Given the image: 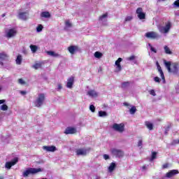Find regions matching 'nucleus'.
Masks as SVG:
<instances>
[{
    "instance_id": "f257e3e1",
    "label": "nucleus",
    "mask_w": 179,
    "mask_h": 179,
    "mask_svg": "<svg viewBox=\"0 0 179 179\" xmlns=\"http://www.w3.org/2000/svg\"><path fill=\"white\" fill-rule=\"evenodd\" d=\"M164 65L166 68L168 72L170 73H173V75H178L179 73V66L178 64L173 63L171 62H167L166 59L164 60Z\"/></svg>"
},
{
    "instance_id": "f03ea898",
    "label": "nucleus",
    "mask_w": 179,
    "mask_h": 179,
    "mask_svg": "<svg viewBox=\"0 0 179 179\" xmlns=\"http://www.w3.org/2000/svg\"><path fill=\"white\" fill-rule=\"evenodd\" d=\"M43 171L41 168H28L22 173V176L26 178L30 176V174H37V173H40Z\"/></svg>"
},
{
    "instance_id": "7ed1b4c3",
    "label": "nucleus",
    "mask_w": 179,
    "mask_h": 179,
    "mask_svg": "<svg viewBox=\"0 0 179 179\" xmlns=\"http://www.w3.org/2000/svg\"><path fill=\"white\" fill-rule=\"evenodd\" d=\"M157 29L162 34H167L170 31V29H171V22H168L165 23V25H159Z\"/></svg>"
},
{
    "instance_id": "20e7f679",
    "label": "nucleus",
    "mask_w": 179,
    "mask_h": 179,
    "mask_svg": "<svg viewBox=\"0 0 179 179\" xmlns=\"http://www.w3.org/2000/svg\"><path fill=\"white\" fill-rule=\"evenodd\" d=\"M45 101V94H39L34 101L35 107H41Z\"/></svg>"
},
{
    "instance_id": "39448f33",
    "label": "nucleus",
    "mask_w": 179,
    "mask_h": 179,
    "mask_svg": "<svg viewBox=\"0 0 179 179\" xmlns=\"http://www.w3.org/2000/svg\"><path fill=\"white\" fill-rule=\"evenodd\" d=\"M112 129L120 134H122L125 131V124L124 123H114L112 126Z\"/></svg>"
},
{
    "instance_id": "423d86ee",
    "label": "nucleus",
    "mask_w": 179,
    "mask_h": 179,
    "mask_svg": "<svg viewBox=\"0 0 179 179\" xmlns=\"http://www.w3.org/2000/svg\"><path fill=\"white\" fill-rule=\"evenodd\" d=\"M17 34V30L16 28L9 29L6 31V37L7 38H12Z\"/></svg>"
},
{
    "instance_id": "0eeeda50",
    "label": "nucleus",
    "mask_w": 179,
    "mask_h": 179,
    "mask_svg": "<svg viewBox=\"0 0 179 179\" xmlns=\"http://www.w3.org/2000/svg\"><path fill=\"white\" fill-rule=\"evenodd\" d=\"M111 155L115 156V157H122L124 156V152L120 149L112 148L110 149Z\"/></svg>"
},
{
    "instance_id": "6e6552de",
    "label": "nucleus",
    "mask_w": 179,
    "mask_h": 179,
    "mask_svg": "<svg viewBox=\"0 0 179 179\" xmlns=\"http://www.w3.org/2000/svg\"><path fill=\"white\" fill-rule=\"evenodd\" d=\"M17 162H19V158L15 157L10 162H6V164H5L6 169H8V170H10V169H12V166L17 164Z\"/></svg>"
},
{
    "instance_id": "1a4fd4ad",
    "label": "nucleus",
    "mask_w": 179,
    "mask_h": 179,
    "mask_svg": "<svg viewBox=\"0 0 179 179\" xmlns=\"http://www.w3.org/2000/svg\"><path fill=\"white\" fill-rule=\"evenodd\" d=\"M145 37H147V38H152L155 40V38H159L160 37V35H159V34H157V32L150 31L145 34Z\"/></svg>"
},
{
    "instance_id": "9d476101",
    "label": "nucleus",
    "mask_w": 179,
    "mask_h": 179,
    "mask_svg": "<svg viewBox=\"0 0 179 179\" xmlns=\"http://www.w3.org/2000/svg\"><path fill=\"white\" fill-rule=\"evenodd\" d=\"M89 152V150L85 148H79L76 150L77 156H86Z\"/></svg>"
},
{
    "instance_id": "9b49d317",
    "label": "nucleus",
    "mask_w": 179,
    "mask_h": 179,
    "mask_svg": "<svg viewBox=\"0 0 179 179\" xmlns=\"http://www.w3.org/2000/svg\"><path fill=\"white\" fill-rule=\"evenodd\" d=\"M136 13L138 15V19H140L141 20L146 17V15L145 14V13H143V10H142V8H138L136 10Z\"/></svg>"
},
{
    "instance_id": "f8f14e48",
    "label": "nucleus",
    "mask_w": 179,
    "mask_h": 179,
    "mask_svg": "<svg viewBox=\"0 0 179 179\" xmlns=\"http://www.w3.org/2000/svg\"><path fill=\"white\" fill-rule=\"evenodd\" d=\"M122 62V58L119 57L117 60L115 61V65L116 66V72H121L122 67L121 66V62Z\"/></svg>"
},
{
    "instance_id": "ddd939ff",
    "label": "nucleus",
    "mask_w": 179,
    "mask_h": 179,
    "mask_svg": "<svg viewBox=\"0 0 179 179\" xmlns=\"http://www.w3.org/2000/svg\"><path fill=\"white\" fill-rule=\"evenodd\" d=\"M157 68L162 79L163 83L164 84L166 83V78H164V73H163V70H162V66H160V64H159V62H157Z\"/></svg>"
},
{
    "instance_id": "4468645a",
    "label": "nucleus",
    "mask_w": 179,
    "mask_h": 179,
    "mask_svg": "<svg viewBox=\"0 0 179 179\" xmlns=\"http://www.w3.org/2000/svg\"><path fill=\"white\" fill-rule=\"evenodd\" d=\"M8 58L9 55H8L6 53H0V65H1V66H3V62H2V61H8Z\"/></svg>"
},
{
    "instance_id": "2eb2a0df",
    "label": "nucleus",
    "mask_w": 179,
    "mask_h": 179,
    "mask_svg": "<svg viewBox=\"0 0 179 179\" xmlns=\"http://www.w3.org/2000/svg\"><path fill=\"white\" fill-rule=\"evenodd\" d=\"M107 16H108V14L105 13L103 14L100 17H99V22L101 23L103 26H107Z\"/></svg>"
},
{
    "instance_id": "dca6fc26",
    "label": "nucleus",
    "mask_w": 179,
    "mask_h": 179,
    "mask_svg": "<svg viewBox=\"0 0 179 179\" xmlns=\"http://www.w3.org/2000/svg\"><path fill=\"white\" fill-rule=\"evenodd\" d=\"M19 19H21V20H27L29 17V13L27 12H20L18 15Z\"/></svg>"
},
{
    "instance_id": "f3484780",
    "label": "nucleus",
    "mask_w": 179,
    "mask_h": 179,
    "mask_svg": "<svg viewBox=\"0 0 179 179\" xmlns=\"http://www.w3.org/2000/svg\"><path fill=\"white\" fill-rule=\"evenodd\" d=\"M76 128L75 127H67L64 131V134L66 135H69L72 134H76Z\"/></svg>"
},
{
    "instance_id": "a211bd4d",
    "label": "nucleus",
    "mask_w": 179,
    "mask_h": 179,
    "mask_svg": "<svg viewBox=\"0 0 179 179\" xmlns=\"http://www.w3.org/2000/svg\"><path fill=\"white\" fill-rule=\"evenodd\" d=\"M75 82V78L73 77H70L67 79L66 87L68 89H72V86H73V83Z\"/></svg>"
},
{
    "instance_id": "6ab92c4d",
    "label": "nucleus",
    "mask_w": 179,
    "mask_h": 179,
    "mask_svg": "<svg viewBox=\"0 0 179 179\" xmlns=\"http://www.w3.org/2000/svg\"><path fill=\"white\" fill-rule=\"evenodd\" d=\"M46 53L48 54V55H50V57H54V58H62V55L54 51H46Z\"/></svg>"
},
{
    "instance_id": "aec40b11",
    "label": "nucleus",
    "mask_w": 179,
    "mask_h": 179,
    "mask_svg": "<svg viewBox=\"0 0 179 179\" xmlns=\"http://www.w3.org/2000/svg\"><path fill=\"white\" fill-rule=\"evenodd\" d=\"M176 174H178V170L173 169L166 173V178H171V177H174Z\"/></svg>"
},
{
    "instance_id": "412c9836",
    "label": "nucleus",
    "mask_w": 179,
    "mask_h": 179,
    "mask_svg": "<svg viewBox=\"0 0 179 179\" xmlns=\"http://www.w3.org/2000/svg\"><path fill=\"white\" fill-rule=\"evenodd\" d=\"M78 50L79 48H78L76 45H71L68 48V51L70 52V54H71V55H73V54H75V52H76V51Z\"/></svg>"
},
{
    "instance_id": "4be33fe9",
    "label": "nucleus",
    "mask_w": 179,
    "mask_h": 179,
    "mask_svg": "<svg viewBox=\"0 0 179 179\" xmlns=\"http://www.w3.org/2000/svg\"><path fill=\"white\" fill-rule=\"evenodd\" d=\"M6 101L5 99H1V100H0V104H3V105H1V106H0V110H1V111H8V105L5 104V102H6Z\"/></svg>"
},
{
    "instance_id": "5701e85b",
    "label": "nucleus",
    "mask_w": 179,
    "mask_h": 179,
    "mask_svg": "<svg viewBox=\"0 0 179 179\" xmlns=\"http://www.w3.org/2000/svg\"><path fill=\"white\" fill-rule=\"evenodd\" d=\"M43 150H46V152H55L57 150V147L54 145L51 146H43Z\"/></svg>"
},
{
    "instance_id": "b1692460",
    "label": "nucleus",
    "mask_w": 179,
    "mask_h": 179,
    "mask_svg": "<svg viewBox=\"0 0 179 179\" xmlns=\"http://www.w3.org/2000/svg\"><path fill=\"white\" fill-rule=\"evenodd\" d=\"M87 95L90 96V97H97L99 96V93L97 92L94 91V90H90L87 92Z\"/></svg>"
},
{
    "instance_id": "393cba45",
    "label": "nucleus",
    "mask_w": 179,
    "mask_h": 179,
    "mask_svg": "<svg viewBox=\"0 0 179 179\" xmlns=\"http://www.w3.org/2000/svg\"><path fill=\"white\" fill-rule=\"evenodd\" d=\"M41 17L43 19H50L51 17V15L48 12H42L41 14Z\"/></svg>"
},
{
    "instance_id": "a878e982",
    "label": "nucleus",
    "mask_w": 179,
    "mask_h": 179,
    "mask_svg": "<svg viewBox=\"0 0 179 179\" xmlns=\"http://www.w3.org/2000/svg\"><path fill=\"white\" fill-rule=\"evenodd\" d=\"M115 167H117V164H115V162H112L108 167L109 173H113V171H114V170L115 169Z\"/></svg>"
},
{
    "instance_id": "bb28decb",
    "label": "nucleus",
    "mask_w": 179,
    "mask_h": 179,
    "mask_svg": "<svg viewBox=\"0 0 179 179\" xmlns=\"http://www.w3.org/2000/svg\"><path fill=\"white\" fill-rule=\"evenodd\" d=\"M138 57L135 55H131L127 58V61H132L134 64H136V59Z\"/></svg>"
},
{
    "instance_id": "cd10ccee",
    "label": "nucleus",
    "mask_w": 179,
    "mask_h": 179,
    "mask_svg": "<svg viewBox=\"0 0 179 179\" xmlns=\"http://www.w3.org/2000/svg\"><path fill=\"white\" fill-rule=\"evenodd\" d=\"M29 48L31 49L33 54H34V52H37V50H38V47H37L36 45H31Z\"/></svg>"
},
{
    "instance_id": "c85d7f7f",
    "label": "nucleus",
    "mask_w": 179,
    "mask_h": 179,
    "mask_svg": "<svg viewBox=\"0 0 179 179\" xmlns=\"http://www.w3.org/2000/svg\"><path fill=\"white\" fill-rule=\"evenodd\" d=\"M22 55H18L17 56V58L15 59V62L17 64V65H20L22 64Z\"/></svg>"
},
{
    "instance_id": "c756f323",
    "label": "nucleus",
    "mask_w": 179,
    "mask_h": 179,
    "mask_svg": "<svg viewBox=\"0 0 179 179\" xmlns=\"http://www.w3.org/2000/svg\"><path fill=\"white\" fill-rule=\"evenodd\" d=\"M164 52L166 53V54H169V55H171V54H173V52H171V50H170V48L167 45H165L164 47Z\"/></svg>"
},
{
    "instance_id": "7c9ffc66",
    "label": "nucleus",
    "mask_w": 179,
    "mask_h": 179,
    "mask_svg": "<svg viewBox=\"0 0 179 179\" xmlns=\"http://www.w3.org/2000/svg\"><path fill=\"white\" fill-rule=\"evenodd\" d=\"M145 125L150 131L153 129V124H152L150 122H145Z\"/></svg>"
},
{
    "instance_id": "2f4dec72",
    "label": "nucleus",
    "mask_w": 179,
    "mask_h": 179,
    "mask_svg": "<svg viewBox=\"0 0 179 179\" xmlns=\"http://www.w3.org/2000/svg\"><path fill=\"white\" fill-rule=\"evenodd\" d=\"M32 68H34V69H40V68H41V62L35 63L32 66Z\"/></svg>"
},
{
    "instance_id": "473e14b6",
    "label": "nucleus",
    "mask_w": 179,
    "mask_h": 179,
    "mask_svg": "<svg viewBox=\"0 0 179 179\" xmlns=\"http://www.w3.org/2000/svg\"><path fill=\"white\" fill-rule=\"evenodd\" d=\"M69 27H72V23H71V21L66 20L65 22V28L69 29Z\"/></svg>"
},
{
    "instance_id": "72a5a7b5",
    "label": "nucleus",
    "mask_w": 179,
    "mask_h": 179,
    "mask_svg": "<svg viewBox=\"0 0 179 179\" xmlns=\"http://www.w3.org/2000/svg\"><path fill=\"white\" fill-rule=\"evenodd\" d=\"M127 87H129V82H124L122 83V89H127Z\"/></svg>"
},
{
    "instance_id": "f704fd0d",
    "label": "nucleus",
    "mask_w": 179,
    "mask_h": 179,
    "mask_svg": "<svg viewBox=\"0 0 179 179\" xmlns=\"http://www.w3.org/2000/svg\"><path fill=\"white\" fill-rule=\"evenodd\" d=\"M99 117H107V112L106 111H99Z\"/></svg>"
},
{
    "instance_id": "c9c22d12",
    "label": "nucleus",
    "mask_w": 179,
    "mask_h": 179,
    "mask_svg": "<svg viewBox=\"0 0 179 179\" xmlns=\"http://www.w3.org/2000/svg\"><path fill=\"white\" fill-rule=\"evenodd\" d=\"M129 113L130 114H131L132 115H134V114H135V113H136V107L135 106H132L130 110H129Z\"/></svg>"
},
{
    "instance_id": "e433bc0d",
    "label": "nucleus",
    "mask_w": 179,
    "mask_h": 179,
    "mask_svg": "<svg viewBox=\"0 0 179 179\" xmlns=\"http://www.w3.org/2000/svg\"><path fill=\"white\" fill-rule=\"evenodd\" d=\"M44 27H43V25H41V24H38V26H37V27H36V31H37V33H41V31H43V29Z\"/></svg>"
},
{
    "instance_id": "4c0bfd02",
    "label": "nucleus",
    "mask_w": 179,
    "mask_h": 179,
    "mask_svg": "<svg viewBox=\"0 0 179 179\" xmlns=\"http://www.w3.org/2000/svg\"><path fill=\"white\" fill-rule=\"evenodd\" d=\"M94 55L95 58H101V57H103V54L100 52H96Z\"/></svg>"
},
{
    "instance_id": "58836bf2",
    "label": "nucleus",
    "mask_w": 179,
    "mask_h": 179,
    "mask_svg": "<svg viewBox=\"0 0 179 179\" xmlns=\"http://www.w3.org/2000/svg\"><path fill=\"white\" fill-rule=\"evenodd\" d=\"M156 156H157V152H153L152 153V157H151V158H150V162H153V160H155V159H156Z\"/></svg>"
},
{
    "instance_id": "ea45409f",
    "label": "nucleus",
    "mask_w": 179,
    "mask_h": 179,
    "mask_svg": "<svg viewBox=\"0 0 179 179\" xmlns=\"http://www.w3.org/2000/svg\"><path fill=\"white\" fill-rule=\"evenodd\" d=\"M148 47L150 48V51H152V52H157V50H156V49L153 48V46H152V44L148 43Z\"/></svg>"
},
{
    "instance_id": "a19ab883",
    "label": "nucleus",
    "mask_w": 179,
    "mask_h": 179,
    "mask_svg": "<svg viewBox=\"0 0 179 179\" xmlns=\"http://www.w3.org/2000/svg\"><path fill=\"white\" fill-rule=\"evenodd\" d=\"M90 110L92 113H94V111H96V107H94V105H90Z\"/></svg>"
},
{
    "instance_id": "79ce46f5",
    "label": "nucleus",
    "mask_w": 179,
    "mask_h": 179,
    "mask_svg": "<svg viewBox=\"0 0 179 179\" xmlns=\"http://www.w3.org/2000/svg\"><path fill=\"white\" fill-rule=\"evenodd\" d=\"M173 5L176 8H179V0L175 1Z\"/></svg>"
},
{
    "instance_id": "37998d69",
    "label": "nucleus",
    "mask_w": 179,
    "mask_h": 179,
    "mask_svg": "<svg viewBox=\"0 0 179 179\" xmlns=\"http://www.w3.org/2000/svg\"><path fill=\"white\" fill-rule=\"evenodd\" d=\"M131 20H132V16H127L125 18V22H131Z\"/></svg>"
},
{
    "instance_id": "c03bdc74",
    "label": "nucleus",
    "mask_w": 179,
    "mask_h": 179,
    "mask_svg": "<svg viewBox=\"0 0 179 179\" xmlns=\"http://www.w3.org/2000/svg\"><path fill=\"white\" fill-rule=\"evenodd\" d=\"M149 93L151 94V96H156V92H155L154 90H150Z\"/></svg>"
},
{
    "instance_id": "a18cd8bd",
    "label": "nucleus",
    "mask_w": 179,
    "mask_h": 179,
    "mask_svg": "<svg viewBox=\"0 0 179 179\" xmlns=\"http://www.w3.org/2000/svg\"><path fill=\"white\" fill-rule=\"evenodd\" d=\"M154 80L156 83H160V78L159 77H155Z\"/></svg>"
},
{
    "instance_id": "49530a36",
    "label": "nucleus",
    "mask_w": 179,
    "mask_h": 179,
    "mask_svg": "<svg viewBox=\"0 0 179 179\" xmlns=\"http://www.w3.org/2000/svg\"><path fill=\"white\" fill-rule=\"evenodd\" d=\"M103 159L105 160H108V159H110V156L107 154H105V155H103Z\"/></svg>"
},
{
    "instance_id": "de8ad7c7",
    "label": "nucleus",
    "mask_w": 179,
    "mask_h": 179,
    "mask_svg": "<svg viewBox=\"0 0 179 179\" xmlns=\"http://www.w3.org/2000/svg\"><path fill=\"white\" fill-rule=\"evenodd\" d=\"M18 82H19L20 85H24V80H23V79H22V78H20L18 80Z\"/></svg>"
},
{
    "instance_id": "09e8293b",
    "label": "nucleus",
    "mask_w": 179,
    "mask_h": 179,
    "mask_svg": "<svg viewBox=\"0 0 179 179\" xmlns=\"http://www.w3.org/2000/svg\"><path fill=\"white\" fill-rule=\"evenodd\" d=\"M61 89H62V85L58 84L57 85V90H61Z\"/></svg>"
},
{
    "instance_id": "8fccbe9b",
    "label": "nucleus",
    "mask_w": 179,
    "mask_h": 179,
    "mask_svg": "<svg viewBox=\"0 0 179 179\" xmlns=\"http://www.w3.org/2000/svg\"><path fill=\"white\" fill-rule=\"evenodd\" d=\"M142 140H139L138 142V146L140 147V146H142Z\"/></svg>"
},
{
    "instance_id": "3c124183",
    "label": "nucleus",
    "mask_w": 179,
    "mask_h": 179,
    "mask_svg": "<svg viewBox=\"0 0 179 179\" xmlns=\"http://www.w3.org/2000/svg\"><path fill=\"white\" fill-rule=\"evenodd\" d=\"M167 167H169V164H164L162 165V169H167Z\"/></svg>"
},
{
    "instance_id": "603ef678",
    "label": "nucleus",
    "mask_w": 179,
    "mask_h": 179,
    "mask_svg": "<svg viewBox=\"0 0 179 179\" xmlns=\"http://www.w3.org/2000/svg\"><path fill=\"white\" fill-rule=\"evenodd\" d=\"M27 92L26 91H20V94H22V96H24V94H26Z\"/></svg>"
},
{
    "instance_id": "864d4df0",
    "label": "nucleus",
    "mask_w": 179,
    "mask_h": 179,
    "mask_svg": "<svg viewBox=\"0 0 179 179\" xmlns=\"http://www.w3.org/2000/svg\"><path fill=\"white\" fill-rule=\"evenodd\" d=\"M123 105L125 106L126 107L129 106V103H128V102H124Z\"/></svg>"
},
{
    "instance_id": "5fc2aeb1",
    "label": "nucleus",
    "mask_w": 179,
    "mask_h": 179,
    "mask_svg": "<svg viewBox=\"0 0 179 179\" xmlns=\"http://www.w3.org/2000/svg\"><path fill=\"white\" fill-rule=\"evenodd\" d=\"M92 2H93L94 3H97V2H99V0H92Z\"/></svg>"
},
{
    "instance_id": "6e6d98bb",
    "label": "nucleus",
    "mask_w": 179,
    "mask_h": 179,
    "mask_svg": "<svg viewBox=\"0 0 179 179\" xmlns=\"http://www.w3.org/2000/svg\"><path fill=\"white\" fill-rule=\"evenodd\" d=\"M145 169H146V166H143V170H145Z\"/></svg>"
},
{
    "instance_id": "4d7b16f0",
    "label": "nucleus",
    "mask_w": 179,
    "mask_h": 179,
    "mask_svg": "<svg viewBox=\"0 0 179 179\" xmlns=\"http://www.w3.org/2000/svg\"><path fill=\"white\" fill-rule=\"evenodd\" d=\"M2 90V86L0 85V92Z\"/></svg>"
},
{
    "instance_id": "13d9d810",
    "label": "nucleus",
    "mask_w": 179,
    "mask_h": 179,
    "mask_svg": "<svg viewBox=\"0 0 179 179\" xmlns=\"http://www.w3.org/2000/svg\"><path fill=\"white\" fill-rule=\"evenodd\" d=\"M165 134H167V130L165 131Z\"/></svg>"
},
{
    "instance_id": "bf43d9fd",
    "label": "nucleus",
    "mask_w": 179,
    "mask_h": 179,
    "mask_svg": "<svg viewBox=\"0 0 179 179\" xmlns=\"http://www.w3.org/2000/svg\"><path fill=\"white\" fill-rule=\"evenodd\" d=\"M0 138H3V136H1Z\"/></svg>"
},
{
    "instance_id": "052dcab7",
    "label": "nucleus",
    "mask_w": 179,
    "mask_h": 179,
    "mask_svg": "<svg viewBox=\"0 0 179 179\" xmlns=\"http://www.w3.org/2000/svg\"><path fill=\"white\" fill-rule=\"evenodd\" d=\"M5 16V14L3 15V17Z\"/></svg>"
},
{
    "instance_id": "680f3d73",
    "label": "nucleus",
    "mask_w": 179,
    "mask_h": 179,
    "mask_svg": "<svg viewBox=\"0 0 179 179\" xmlns=\"http://www.w3.org/2000/svg\"><path fill=\"white\" fill-rule=\"evenodd\" d=\"M178 143H179V141H178Z\"/></svg>"
},
{
    "instance_id": "e2e57ef3",
    "label": "nucleus",
    "mask_w": 179,
    "mask_h": 179,
    "mask_svg": "<svg viewBox=\"0 0 179 179\" xmlns=\"http://www.w3.org/2000/svg\"><path fill=\"white\" fill-rule=\"evenodd\" d=\"M0 179H2V178H0Z\"/></svg>"
}]
</instances>
